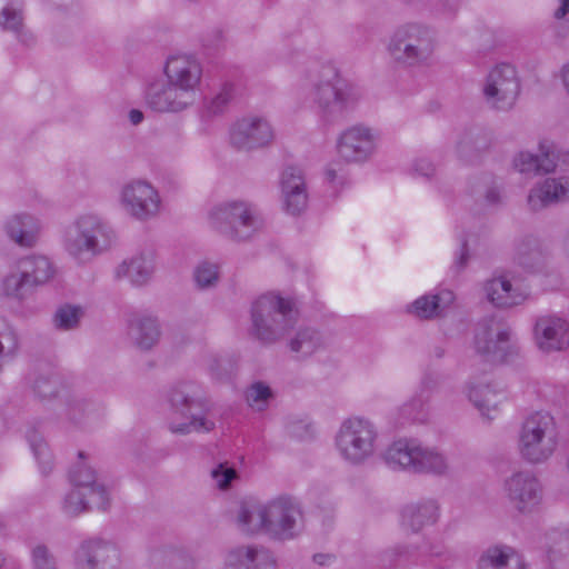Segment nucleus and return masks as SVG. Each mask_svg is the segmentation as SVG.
I'll use <instances>...</instances> for the list:
<instances>
[{
  "label": "nucleus",
  "mask_w": 569,
  "mask_h": 569,
  "mask_svg": "<svg viewBox=\"0 0 569 569\" xmlns=\"http://www.w3.org/2000/svg\"><path fill=\"white\" fill-rule=\"evenodd\" d=\"M307 72L309 98L325 127L341 123L363 98L361 88L346 79L333 63H317Z\"/></svg>",
  "instance_id": "1"
},
{
  "label": "nucleus",
  "mask_w": 569,
  "mask_h": 569,
  "mask_svg": "<svg viewBox=\"0 0 569 569\" xmlns=\"http://www.w3.org/2000/svg\"><path fill=\"white\" fill-rule=\"evenodd\" d=\"M298 315L293 298L277 292L261 295L251 305L249 333L264 346L273 345L296 326Z\"/></svg>",
  "instance_id": "2"
},
{
  "label": "nucleus",
  "mask_w": 569,
  "mask_h": 569,
  "mask_svg": "<svg viewBox=\"0 0 569 569\" xmlns=\"http://www.w3.org/2000/svg\"><path fill=\"white\" fill-rule=\"evenodd\" d=\"M437 43V31L431 26L410 21L393 30L387 51L400 67L421 68L431 64Z\"/></svg>",
  "instance_id": "3"
},
{
  "label": "nucleus",
  "mask_w": 569,
  "mask_h": 569,
  "mask_svg": "<svg viewBox=\"0 0 569 569\" xmlns=\"http://www.w3.org/2000/svg\"><path fill=\"white\" fill-rule=\"evenodd\" d=\"M169 402L174 413L186 419L183 422L170 421L168 429L173 435L210 432L216 423L208 417L210 405L204 398L201 387L193 381L176 383L169 392Z\"/></svg>",
  "instance_id": "4"
},
{
  "label": "nucleus",
  "mask_w": 569,
  "mask_h": 569,
  "mask_svg": "<svg viewBox=\"0 0 569 569\" xmlns=\"http://www.w3.org/2000/svg\"><path fill=\"white\" fill-rule=\"evenodd\" d=\"M112 229L97 214L80 216L63 236L64 250L78 262L84 263L110 247Z\"/></svg>",
  "instance_id": "5"
},
{
  "label": "nucleus",
  "mask_w": 569,
  "mask_h": 569,
  "mask_svg": "<svg viewBox=\"0 0 569 569\" xmlns=\"http://www.w3.org/2000/svg\"><path fill=\"white\" fill-rule=\"evenodd\" d=\"M383 459L393 470L439 477L447 476L450 471L448 458L442 452L416 440L395 441L387 448Z\"/></svg>",
  "instance_id": "6"
},
{
  "label": "nucleus",
  "mask_w": 569,
  "mask_h": 569,
  "mask_svg": "<svg viewBox=\"0 0 569 569\" xmlns=\"http://www.w3.org/2000/svg\"><path fill=\"white\" fill-rule=\"evenodd\" d=\"M377 439L378 430L370 420L350 417L342 421L336 435V447L343 460L359 466L373 456Z\"/></svg>",
  "instance_id": "7"
},
{
  "label": "nucleus",
  "mask_w": 569,
  "mask_h": 569,
  "mask_svg": "<svg viewBox=\"0 0 569 569\" xmlns=\"http://www.w3.org/2000/svg\"><path fill=\"white\" fill-rule=\"evenodd\" d=\"M557 428L553 417L543 411L530 415L520 432L521 456L531 463L546 461L557 447Z\"/></svg>",
  "instance_id": "8"
},
{
  "label": "nucleus",
  "mask_w": 569,
  "mask_h": 569,
  "mask_svg": "<svg viewBox=\"0 0 569 569\" xmlns=\"http://www.w3.org/2000/svg\"><path fill=\"white\" fill-rule=\"evenodd\" d=\"M53 276V264L46 256L31 254L17 262L16 271L3 279L2 289L7 297L22 301Z\"/></svg>",
  "instance_id": "9"
},
{
  "label": "nucleus",
  "mask_w": 569,
  "mask_h": 569,
  "mask_svg": "<svg viewBox=\"0 0 569 569\" xmlns=\"http://www.w3.org/2000/svg\"><path fill=\"white\" fill-rule=\"evenodd\" d=\"M475 349L490 363L507 362L519 352L518 346L512 341L510 326L496 318L483 319L478 323Z\"/></svg>",
  "instance_id": "10"
},
{
  "label": "nucleus",
  "mask_w": 569,
  "mask_h": 569,
  "mask_svg": "<svg viewBox=\"0 0 569 569\" xmlns=\"http://www.w3.org/2000/svg\"><path fill=\"white\" fill-rule=\"evenodd\" d=\"M482 91L485 100L491 109L511 110L521 91L516 68L509 63L497 64L487 76Z\"/></svg>",
  "instance_id": "11"
},
{
  "label": "nucleus",
  "mask_w": 569,
  "mask_h": 569,
  "mask_svg": "<svg viewBox=\"0 0 569 569\" xmlns=\"http://www.w3.org/2000/svg\"><path fill=\"white\" fill-rule=\"evenodd\" d=\"M267 536L277 541L296 538L303 528L300 505L291 497L280 496L267 502Z\"/></svg>",
  "instance_id": "12"
},
{
  "label": "nucleus",
  "mask_w": 569,
  "mask_h": 569,
  "mask_svg": "<svg viewBox=\"0 0 569 569\" xmlns=\"http://www.w3.org/2000/svg\"><path fill=\"white\" fill-rule=\"evenodd\" d=\"M120 201L132 218L146 221L157 216L160 208L158 191L144 180H132L122 187Z\"/></svg>",
  "instance_id": "13"
},
{
  "label": "nucleus",
  "mask_w": 569,
  "mask_h": 569,
  "mask_svg": "<svg viewBox=\"0 0 569 569\" xmlns=\"http://www.w3.org/2000/svg\"><path fill=\"white\" fill-rule=\"evenodd\" d=\"M503 490L510 503L521 513L531 512L542 500V487L530 471H518L505 480Z\"/></svg>",
  "instance_id": "14"
},
{
  "label": "nucleus",
  "mask_w": 569,
  "mask_h": 569,
  "mask_svg": "<svg viewBox=\"0 0 569 569\" xmlns=\"http://www.w3.org/2000/svg\"><path fill=\"white\" fill-rule=\"evenodd\" d=\"M377 148V136L372 129L356 124L342 131L337 140L339 156L349 163L368 161Z\"/></svg>",
  "instance_id": "15"
},
{
  "label": "nucleus",
  "mask_w": 569,
  "mask_h": 569,
  "mask_svg": "<svg viewBox=\"0 0 569 569\" xmlns=\"http://www.w3.org/2000/svg\"><path fill=\"white\" fill-rule=\"evenodd\" d=\"M280 200L282 210L292 217L303 214L309 206V191L303 171L287 167L280 176Z\"/></svg>",
  "instance_id": "16"
},
{
  "label": "nucleus",
  "mask_w": 569,
  "mask_h": 569,
  "mask_svg": "<svg viewBox=\"0 0 569 569\" xmlns=\"http://www.w3.org/2000/svg\"><path fill=\"white\" fill-rule=\"evenodd\" d=\"M194 102V97L167 79L152 82L146 90V103L154 112L178 113L192 107Z\"/></svg>",
  "instance_id": "17"
},
{
  "label": "nucleus",
  "mask_w": 569,
  "mask_h": 569,
  "mask_svg": "<svg viewBox=\"0 0 569 569\" xmlns=\"http://www.w3.org/2000/svg\"><path fill=\"white\" fill-rule=\"evenodd\" d=\"M274 138L270 122L260 117L238 120L230 129V143L238 150H253L268 146Z\"/></svg>",
  "instance_id": "18"
},
{
  "label": "nucleus",
  "mask_w": 569,
  "mask_h": 569,
  "mask_svg": "<svg viewBox=\"0 0 569 569\" xmlns=\"http://www.w3.org/2000/svg\"><path fill=\"white\" fill-rule=\"evenodd\" d=\"M119 563L117 546L101 539L83 541L76 551L78 569H117Z\"/></svg>",
  "instance_id": "19"
},
{
  "label": "nucleus",
  "mask_w": 569,
  "mask_h": 569,
  "mask_svg": "<svg viewBox=\"0 0 569 569\" xmlns=\"http://www.w3.org/2000/svg\"><path fill=\"white\" fill-rule=\"evenodd\" d=\"M164 74L168 81L197 99V88L202 77V67L192 56H173L167 60Z\"/></svg>",
  "instance_id": "20"
},
{
  "label": "nucleus",
  "mask_w": 569,
  "mask_h": 569,
  "mask_svg": "<svg viewBox=\"0 0 569 569\" xmlns=\"http://www.w3.org/2000/svg\"><path fill=\"white\" fill-rule=\"evenodd\" d=\"M535 339L545 352L563 350L569 346V323L556 316H542L536 321Z\"/></svg>",
  "instance_id": "21"
},
{
  "label": "nucleus",
  "mask_w": 569,
  "mask_h": 569,
  "mask_svg": "<svg viewBox=\"0 0 569 569\" xmlns=\"http://www.w3.org/2000/svg\"><path fill=\"white\" fill-rule=\"evenodd\" d=\"M63 402L66 419L77 428H87L104 415L102 402L78 392H68Z\"/></svg>",
  "instance_id": "22"
},
{
  "label": "nucleus",
  "mask_w": 569,
  "mask_h": 569,
  "mask_svg": "<svg viewBox=\"0 0 569 569\" xmlns=\"http://www.w3.org/2000/svg\"><path fill=\"white\" fill-rule=\"evenodd\" d=\"M558 154L553 142L542 140L539 152L521 151L513 158V167L521 174L541 176L553 172L557 168Z\"/></svg>",
  "instance_id": "23"
},
{
  "label": "nucleus",
  "mask_w": 569,
  "mask_h": 569,
  "mask_svg": "<svg viewBox=\"0 0 569 569\" xmlns=\"http://www.w3.org/2000/svg\"><path fill=\"white\" fill-rule=\"evenodd\" d=\"M528 206L532 211H539L551 204L569 201V176L546 178L536 183L529 191Z\"/></svg>",
  "instance_id": "24"
},
{
  "label": "nucleus",
  "mask_w": 569,
  "mask_h": 569,
  "mask_svg": "<svg viewBox=\"0 0 569 569\" xmlns=\"http://www.w3.org/2000/svg\"><path fill=\"white\" fill-rule=\"evenodd\" d=\"M69 480L72 487L89 495L91 502L100 510H107L110 506L109 489L99 483L94 470L86 462L76 463L69 471Z\"/></svg>",
  "instance_id": "25"
},
{
  "label": "nucleus",
  "mask_w": 569,
  "mask_h": 569,
  "mask_svg": "<svg viewBox=\"0 0 569 569\" xmlns=\"http://www.w3.org/2000/svg\"><path fill=\"white\" fill-rule=\"evenodd\" d=\"M456 296L449 289L437 293H426L405 307V312L422 321L442 318L446 310L455 302Z\"/></svg>",
  "instance_id": "26"
},
{
  "label": "nucleus",
  "mask_w": 569,
  "mask_h": 569,
  "mask_svg": "<svg viewBox=\"0 0 569 569\" xmlns=\"http://www.w3.org/2000/svg\"><path fill=\"white\" fill-rule=\"evenodd\" d=\"M228 569H278L274 555L266 547L251 545L232 549L226 559Z\"/></svg>",
  "instance_id": "27"
},
{
  "label": "nucleus",
  "mask_w": 569,
  "mask_h": 569,
  "mask_svg": "<svg viewBox=\"0 0 569 569\" xmlns=\"http://www.w3.org/2000/svg\"><path fill=\"white\" fill-rule=\"evenodd\" d=\"M3 228L12 242L21 248L30 249L38 243L41 223L32 214L22 212L9 217Z\"/></svg>",
  "instance_id": "28"
},
{
  "label": "nucleus",
  "mask_w": 569,
  "mask_h": 569,
  "mask_svg": "<svg viewBox=\"0 0 569 569\" xmlns=\"http://www.w3.org/2000/svg\"><path fill=\"white\" fill-rule=\"evenodd\" d=\"M476 569H527V565L515 548L496 543L481 550Z\"/></svg>",
  "instance_id": "29"
},
{
  "label": "nucleus",
  "mask_w": 569,
  "mask_h": 569,
  "mask_svg": "<svg viewBox=\"0 0 569 569\" xmlns=\"http://www.w3.org/2000/svg\"><path fill=\"white\" fill-rule=\"evenodd\" d=\"M440 517V506L436 499H421L406 505L401 510L402 526L412 532H419L435 525Z\"/></svg>",
  "instance_id": "30"
},
{
  "label": "nucleus",
  "mask_w": 569,
  "mask_h": 569,
  "mask_svg": "<svg viewBox=\"0 0 569 569\" xmlns=\"http://www.w3.org/2000/svg\"><path fill=\"white\" fill-rule=\"evenodd\" d=\"M467 396L480 413L489 419L490 411H496L506 399L502 386L489 381H470L467 385Z\"/></svg>",
  "instance_id": "31"
},
{
  "label": "nucleus",
  "mask_w": 569,
  "mask_h": 569,
  "mask_svg": "<svg viewBox=\"0 0 569 569\" xmlns=\"http://www.w3.org/2000/svg\"><path fill=\"white\" fill-rule=\"evenodd\" d=\"M0 29L16 36L19 43L31 48L36 44V36L26 28L24 9L21 1H9L0 10Z\"/></svg>",
  "instance_id": "32"
},
{
  "label": "nucleus",
  "mask_w": 569,
  "mask_h": 569,
  "mask_svg": "<svg viewBox=\"0 0 569 569\" xmlns=\"http://www.w3.org/2000/svg\"><path fill=\"white\" fill-rule=\"evenodd\" d=\"M483 289L487 299L497 308H512L523 303L528 298V293L513 288L503 274L487 280Z\"/></svg>",
  "instance_id": "33"
},
{
  "label": "nucleus",
  "mask_w": 569,
  "mask_h": 569,
  "mask_svg": "<svg viewBox=\"0 0 569 569\" xmlns=\"http://www.w3.org/2000/svg\"><path fill=\"white\" fill-rule=\"evenodd\" d=\"M548 257V252L542 248L540 241L532 236H527L516 244L513 259L526 271L539 273L546 270Z\"/></svg>",
  "instance_id": "34"
},
{
  "label": "nucleus",
  "mask_w": 569,
  "mask_h": 569,
  "mask_svg": "<svg viewBox=\"0 0 569 569\" xmlns=\"http://www.w3.org/2000/svg\"><path fill=\"white\" fill-rule=\"evenodd\" d=\"M161 330L156 318L137 316L129 320L128 337L141 351L151 350L160 340Z\"/></svg>",
  "instance_id": "35"
},
{
  "label": "nucleus",
  "mask_w": 569,
  "mask_h": 569,
  "mask_svg": "<svg viewBox=\"0 0 569 569\" xmlns=\"http://www.w3.org/2000/svg\"><path fill=\"white\" fill-rule=\"evenodd\" d=\"M267 503L254 500L243 501L238 510L237 526L243 533L267 536Z\"/></svg>",
  "instance_id": "36"
},
{
  "label": "nucleus",
  "mask_w": 569,
  "mask_h": 569,
  "mask_svg": "<svg viewBox=\"0 0 569 569\" xmlns=\"http://www.w3.org/2000/svg\"><path fill=\"white\" fill-rule=\"evenodd\" d=\"M229 214L234 218L236 242L249 240L262 228L263 221L257 208L247 201H234L233 212Z\"/></svg>",
  "instance_id": "37"
},
{
  "label": "nucleus",
  "mask_w": 569,
  "mask_h": 569,
  "mask_svg": "<svg viewBox=\"0 0 569 569\" xmlns=\"http://www.w3.org/2000/svg\"><path fill=\"white\" fill-rule=\"evenodd\" d=\"M323 335L313 327L305 326L295 331L288 346L298 359H307L326 348Z\"/></svg>",
  "instance_id": "38"
},
{
  "label": "nucleus",
  "mask_w": 569,
  "mask_h": 569,
  "mask_svg": "<svg viewBox=\"0 0 569 569\" xmlns=\"http://www.w3.org/2000/svg\"><path fill=\"white\" fill-rule=\"evenodd\" d=\"M153 270V256L151 253H140L132 257L129 261H123L117 268L116 277H126L132 284L142 286L150 280Z\"/></svg>",
  "instance_id": "39"
},
{
  "label": "nucleus",
  "mask_w": 569,
  "mask_h": 569,
  "mask_svg": "<svg viewBox=\"0 0 569 569\" xmlns=\"http://www.w3.org/2000/svg\"><path fill=\"white\" fill-rule=\"evenodd\" d=\"M495 142L493 132L487 128H473L467 131L458 143V153L466 160H471L472 153L488 150Z\"/></svg>",
  "instance_id": "40"
},
{
  "label": "nucleus",
  "mask_w": 569,
  "mask_h": 569,
  "mask_svg": "<svg viewBox=\"0 0 569 569\" xmlns=\"http://www.w3.org/2000/svg\"><path fill=\"white\" fill-rule=\"evenodd\" d=\"M234 201L222 202L213 206L208 212V221L211 229L222 237L236 241L237 228L234 218L229 214L233 212Z\"/></svg>",
  "instance_id": "41"
},
{
  "label": "nucleus",
  "mask_w": 569,
  "mask_h": 569,
  "mask_svg": "<svg viewBox=\"0 0 569 569\" xmlns=\"http://www.w3.org/2000/svg\"><path fill=\"white\" fill-rule=\"evenodd\" d=\"M471 194L476 200H483L486 206L502 203V184L491 174H482L470 184Z\"/></svg>",
  "instance_id": "42"
},
{
  "label": "nucleus",
  "mask_w": 569,
  "mask_h": 569,
  "mask_svg": "<svg viewBox=\"0 0 569 569\" xmlns=\"http://www.w3.org/2000/svg\"><path fill=\"white\" fill-rule=\"evenodd\" d=\"M429 400L415 391L413 396L397 409V422H425L429 413Z\"/></svg>",
  "instance_id": "43"
},
{
  "label": "nucleus",
  "mask_w": 569,
  "mask_h": 569,
  "mask_svg": "<svg viewBox=\"0 0 569 569\" xmlns=\"http://www.w3.org/2000/svg\"><path fill=\"white\" fill-rule=\"evenodd\" d=\"M63 388L61 378L52 370L38 372L32 382L33 392L41 401L57 398Z\"/></svg>",
  "instance_id": "44"
},
{
  "label": "nucleus",
  "mask_w": 569,
  "mask_h": 569,
  "mask_svg": "<svg viewBox=\"0 0 569 569\" xmlns=\"http://www.w3.org/2000/svg\"><path fill=\"white\" fill-rule=\"evenodd\" d=\"M193 279L200 290L216 288L220 280L219 264L209 260L199 262L193 270Z\"/></svg>",
  "instance_id": "45"
},
{
  "label": "nucleus",
  "mask_w": 569,
  "mask_h": 569,
  "mask_svg": "<svg viewBox=\"0 0 569 569\" xmlns=\"http://www.w3.org/2000/svg\"><path fill=\"white\" fill-rule=\"evenodd\" d=\"M83 315V309L80 306L66 303L56 310L52 321L59 330H73L79 327Z\"/></svg>",
  "instance_id": "46"
},
{
  "label": "nucleus",
  "mask_w": 569,
  "mask_h": 569,
  "mask_svg": "<svg viewBox=\"0 0 569 569\" xmlns=\"http://www.w3.org/2000/svg\"><path fill=\"white\" fill-rule=\"evenodd\" d=\"M151 561L157 566L168 565L174 569H192L194 567L193 559L178 549L158 550L152 553Z\"/></svg>",
  "instance_id": "47"
},
{
  "label": "nucleus",
  "mask_w": 569,
  "mask_h": 569,
  "mask_svg": "<svg viewBox=\"0 0 569 569\" xmlns=\"http://www.w3.org/2000/svg\"><path fill=\"white\" fill-rule=\"evenodd\" d=\"M236 88L231 82H224L220 90L206 102L204 111L209 117L222 114L234 98Z\"/></svg>",
  "instance_id": "48"
},
{
  "label": "nucleus",
  "mask_w": 569,
  "mask_h": 569,
  "mask_svg": "<svg viewBox=\"0 0 569 569\" xmlns=\"http://www.w3.org/2000/svg\"><path fill=\"white\" fill-rule=\"evenodd\" d=\"M28 441L33 451L36 459L38 460L41 471L47 475L52 469V457L47 446V442L37 431L32 430L28 433Z\"/></svg>",
  "instance_id": "49"
},
{
  "label": "nucleus",
  "mask_w": 569,
  "mask_h": 569,
  "mask_svg": "<svg viewBox=\"0 0 569 569\" xmlns=\"http://www.w3.org/2000/svg\"><path fill=\"white\" fill-rule=\"evenodd\" d=\"M92 505L89 495L74 487L66 495L62 503V510L66 515L74 517L88 510Z\"/></svg>",
  "instance_id": "50"
},
{
  "label": "nucleus",
  "mask_w": 569,
  "mask_h": 569,
  "mask_svg": "<svg viewBox=\"0 0 569 569\" xmlns=\"http://www.w3.org/2000/svg\"><path fill=\"white\" fill-rule=\"evenodd\" d=\"M271 398L272 391L270 387L261 381L252 383L246 391L248 405L258 411L264 410Z\"/></svg>",
  "instance_id": "51"
},
{
  "label": "nucleus",
  "mask_w": 569,
  "mask_h": 569,
  "mask_svg": "<svg viewBox=\"0 0 569 569\" xmlns=\"http://www.w3.org/2000/svg\"><path fill=\"white\" fill-rule=\"evenodd\" d=\"M548 559L553 563L558 557L569 555V530L552 531L549 536Z\"/></svg>",
  "instance_id": "52"
},
{
  "label": "nucleus",
  "mask_w": 569,
  "mask_h": 569,
  "mask_svg": "<svg viewBox=\"0 0 569 569\" xmlns=\"http://www.w3.org/2000/svg\"><path fill=\"white\" fill-rule=\"evenodd\" d=\"M325 177L327 182L336 189H342L349 183L348 171L339 162L329 163L325 170Z\"/></svg>",
  "instance_id": "53"
},
{
  "label": "nucleus",
  "mask_w": 569,
  "mask_h": 569,
  "mask_svg": "<svg viewBox=\"0 0 569 569\" xmlns=\"http://www.w3.org/2000/svg\"><path fill=\"white\" fill-rule=\"evenodd\" d=\"M33 569H58L54 556L46 545H38L32 549Z\"/></svg>",
  "instance_id": "54"
},
{
  "label": "nucleus",
  "mask_w": 569,
  "mask_h": 569,
  "mask_svg": "<svg viewBox=\"0 0 569 569\" xmlns=\"http://www.w3.org/2000/svg\"><path fill=\"white\" fill-rule=\"evenodd\" d=\"M440 379V373L435 370L427 369L420 379L416 392L430 401L431 393L438 388Z\"/></svg>",
  "instance_id": "55"
},
{
  "label": "nucleus",
  "mask_w": 569,
  "mask_h": 569,
  "mask_svg": "<svg viewBox=\"0 0 569 569\" xmlns=\"http://www.w3.org/2000/svg\"><path fill=\"white\" fill-rule=\"evenodd\" d=\"M470 260V250L468 246V241L463 239L458 251L455 253L453 262L450 267V272L453 277H458L461 274L466 268L468 267Z\"/></svg>",
  "instance_id": "56"
},
{
  "label": "nucleus",
  "mask_w": 569,
  "mask_h": 569,
  "mask_svg": "<svg viewBox=\"0 0 569 569\" xmlns=\"http://www.w3.org/2000/svg\"><path fill=\"white\" fill-rule=\"evenodd\" d=\"M211 476L220 489H227L231 481L237 477V471L232 467H228L226 463H220L211 471Z\"/></svg>",
  "instance_id": "57"
},
{
  "label": "nucleus",
  "mask_w": 569,
  "mask_h": 569,
  "mask_svg": "<svg viewBox=\"0 0 569 569\" xmlns=\"http://www.w3.org/2000/svg\"><path fill=\"white\" fill-rule=\"evenodd\" d=\"M461 0H437L433 4V12L439 17L451 19L460 8Z\"/></svg>",
  "instance_id": "58"
},
{
  "label": "nucleus",
  "mask_w": 569,
  "mask_h": 569,
  "mask_svg": "<svg viewBox=\"0 0 569 569\" xmlns=\"http://www.w3.org/2000/svg\"><path fill=\"white\" fill-rule=\"evenodd\" d=\"M289 433L300 440H306L312 437V426L305 421H292L288 425Z\"/></svg>",
  "instance_id": "59"
},
{
  "label": "nucleus",
  "mask_w": 569,
  "mask_h": 569,
  "mask_svg": "<svg viewBox=\"0 0 569 569\" xmlns=\"http://www.w3.org/2000/svg\"><path fill=\"white\" fill-rule=\"evenodd\" d=\"M406 552L403 547H397L391 550H387L380 556V567L382 569H392V563L397 557Z\"/></svg>",
  "instance_id": "60"
},
{
  "label": "nucleus",
  "mask_w": 569,
  "mask_h": 569,
  "mask_svg": "<svg viewBox=\"0 0 569 569\" xmlns=\"http://www.w3.org/2000/svg\"><path fill=\"white\" fill-rule=\"evenodd\" d=\"M412 168L416 173L426 178H431L436 172L435 166L427 159H417Z\"/></svg>",
  "instance_id": "61"
},
{
  "label": "nucleus",
  "mask_w": 569,
  "mask_h": 569,
  "mask_svg": "<svg viewBox=\"0 0 569 569\" xmlns=\"http://www.w3.org/2000/svg\"><path fill=\"white\" fill-rule=\"evenodd\" d=\"M560 6L555 11L553 18L558 21L563 20V18L569 14V0H558Z\"/></svg>",
  "instance_id": "62"
},
{
  "label": "nucleus",
  "mask_w": 569,
  "mask_h": 569,
  "mask_svg": "<svg viewBox=\"0 0 569 569\" xmlns=\"http://www.w3.org/2000/svg\"><path fill=\"white\" fill-rule=\"evenodd\" d=\"M555 32L558 38H566L569 34V19L559 22L556 26Z\"/></svg>",
  "instance_id": "63"
},
{
  "label": "nucleus",
  "mask_w": 569,
  "mask_h": 569,
  "mask_svg": "<svg viewBox=\"0 0 569 569\" xmlns=\"http://www.w3.org/2000/svg\"><path fill=\"white\" fill-rule=\"evenodd\" d=\"M128 117H129L130 122L133 126L140 124L143 121V118H144L143 112L141 110H139V109H131L129 111Z\"/></svg>",
  "instance_id": "64"
}]
</instances>
